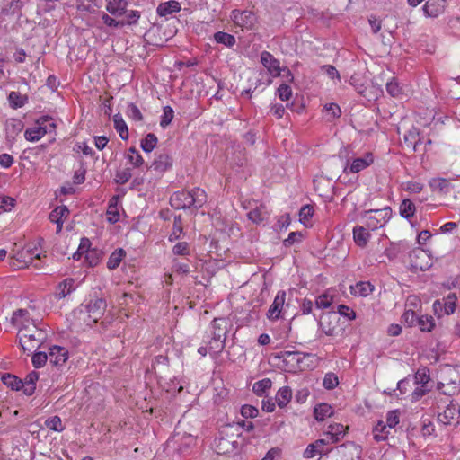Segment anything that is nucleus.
Instances as JSON below:
<instances>
[{"instance_id":"nucleus-1","label":"nucleus","mask_w":460,"mask_h":460,"mask_svg":"<svg viewBox=\"0 0 460 460\" xmlns=\"http://www.w3.org/2000/svg\"><path fill=\"white\" fill-rule=\"evenodd\" d=\"M207 202V194L204 190H193L175 192L170 199L172 207L175 209L195 208L199 209Z\"/></svg>"},{"instance_id":"nucleus-2","label":"nucleus","mask_w":460,"mask_h":460,"mask_svg":"<svg viewBox=\"0 0 460 460\" xmlns=\"http://www.w3.org/2000/svg\"><path fill=\"white\" fill-rule=\"evenodd\" d=\"M17 337L22 351L31 353L40 347L47 338V333L37 325H30L19 330Z\"/></svg>"},{"instance_id":"nucleus-3","label":"nucleus","mask_w":460,"mask_h":460,"mask_svg":"<svg viewBox=\"0 0 460 460\" xmlns=\"http://www.w3.org/2000/svg\"><path fill=\"white\" fill-rule=\"evenodd\" d=\"M392 210L389 207L380 209L366 210L362 214V219L365 220L367 227L370 230H376L383 226L391 217Z\"/></svg>"},{"instance_id":"nucleus-4","label":"nucleus","mask_w":460,"mask_h":460,"mask_svg":"<svg viewBox=\"0 0 460 460\" xmlns=\"http://www.w3.org/2000/svg\"><path fill=\"white\" fill-rule=\"evenodd\" d=\"M227 320L226 318H215L212 323V337L216 338L217 346H212L216 350H223L227 333Z\"/></svg>"},{"instance_id":"nucleus-5","label":"nucleus","mask_w":460,"mask_h":460,"mask_svg":"<svg viewBox=\"0 0 460 460\" xmlns=\"http://www.w3.org/2000/svg\"><path fill=\"white\" fill-rule=\"evenodd\" d=\"M410 264L415 270L425 271L431 267L432 261L426 251L417 248L410 253Z\"/></svg>"},{"instance_id":"nucleus-6","label":"nucleus","mask_w":460,"mask_h":460,"mask_svg":"<svg viewBox=\"0 0 460 460\" xmlns=\"http://www.w3.org/2000/svg\"><path fill=\"white\" fill-rule=\"evenodd\" d=\"M221 432V434H223ZM238 441L234 439V434L229 435L227 432L224 435H221L215 441V448L216 452L218 455H227L234 452L238 448Z\"/></svg>"},{"instance_id":"nucleus-7","label":"nucleus","mask_w":460,"mask_h":460,"mask_svg":"<svg viewBox=\"0 0 460 460\" xmlns=\"http://www.w3.org/2000/svg\"><path fill=\"white\" fill-rule=\"evenodd\" d=\"M339 316L336 313L331 312L323 314L318 322L319 327L328 336H335L339 329Z\"/></svg>"},{"instance_id":"nucleus-8","label":"nucleus","mask_w":460,"mask_h":460,"mask_svg":"<svg viewBox=\"0 0 460 460\" xmlns=\"http://www.w3.org/2000/svg\"><path fill=\"white\" fill-rule=\"evenodd\" d=\"M106 307L107 303L103 298H95L89 302L86 305V310L89 314V317L96 323L104 314Z\"/></svg>"},{"instance_id":"nucleus-9","label":"nucleus","mask_w":460,"mask_h":460,"mask_svg":"<svg viewBox=\"0 0 460 460\" xmlns=\"http://www.w3.org/2000/svg\"><path fill=\"white\" fill-rule=\"evenodd\" d=\"M11 323L17 327L18 331L25 326L36 325L35 322L31 318L27 309H18L13 312Z\"/></svg>"},{"instance_id":"nucleus-10","label":"nucleus","mask_w":460,"mask_h":460,"mask_svg":"<svg viewBox=\"0 0 460 460\" xmlns=\"http://www.w3.org/2000/svg\"><path fill=\"white\" fill-rule=\"evenodd\" d=\"M261 62L267 68L272 76L280 75L281 68L279 61L275 58L270 52L263 51L261 54Z\"/></svg>"},{"instance_id":"nucleus-11","label":"nucleus","mask_w":460,"mask_h":460,"mask_svg":"<svg viewBox=\"0 0 460 460\" xmlns=\"http://www.w3.org/2000/svg\"><path fill=\"white\" fill-rule=\"evenodd\" d=\"M48 358L51 365L61 367L66 362L68 358V352L63 347L53 346L49 349Z\"/></svg>"},{"instance_id":"nucleus-12","label":"nucleus","mask_w":460,"mask_h":460,"mask_svg":"<svg viewBox=\"0 0 460 460\" xmlns=\"http://www.w3.org/2000/svg\"><path fill=\"white\" fill-rule=\"evenodd\" d=\"M373 155L371 153L366 154L364 157H358L352 161L351 164H347L344 168V172H358L373 163Z\"/></svg>"},{"instance_id":"nucleus-13","label":"nucleus","mask_w":460,"mask_h":460,"mask_svg":"<svg viewBox=\"0 0 460 460\" xmlns=\"http://www.w3.org/2000/svg\"><path fill=\"white\" fill-rule=\"evenodd\" d=\"M460 416V409L457 403L450 402L443 413L438 414V420L444 425H450L453 420Z\"/></svg>"},{"instance_id":"nucleus-14","label":"nucleus","mask_w":460,"mask_h":460,"mask_svg":"<svg viewBox=\"0 0 460 460\" xmlns=\"http://www.w3.org/2000/svg\"><path fill=\"white\" fill-rule=\"evenodd\" d=\"M286 299V292L279 291L274 298L272 305L270 306L267 317L270 320H277L279 317L283 305Z\"/></svg>"},{"instance_id":"nucleus-15","label":"nucleus","mask_w":460,"mask_h":460,"mask_svg":"<svg viewBox=\"0 0 460 460\" xmlns=\"http://www.w3.org/2000/svg\"><path fill=\"white\" fill-rule=\"evenodd\" d=\"M69 213V209L66 206H58L50 212L49 218L57 224V234L61 232L64 219L68 217Z\"/></svg>"},{"instance_id":"nucleus-16","label":"nucleus","mask_w":460,"mask_h":460,"mask_svg":"<svg viewBox=\"0 0 460 460\" xmlns=\"http://www.w3.org/2000/svg\"><path fill=\"white\" fill-rule=\"evenodd\" d=\"M24 124L21 119H10L5 124L6 138L8 141H13L16 137L22 132Z\"/></svg>"},{"instance_id":"nucleus-17","label":"nucleus","mask_w":460,"mask_h":460,"mask_svg":"<svg viewBox=\"0 0 460 460\" xmlns=\"http://www.w3.org/2000/svg\"><path fill=\"white\" fill-rule=\"evenodd\" d=\"M446 0H428L423 6V12L427 16L437 17L443 13Z\"/></svg>"},{"instance_id":"nucleus-18","label":"nucleus","mask_w":460,"mask_h":460,"mask_svg":"<svg viewBox=\"0 0 460 460\" xmlns=\"http://www.w3.org/2000/svg\"><path fill=\"white\" fill-rule=\"evenodd\" d=\"M172 165V158L167 153L159 154L149 168L158 172H164Z\"/></svg>"},{"instance_id":"nucleus-19","label":"nucleus","mask_w":460,"mask_h":460,"mask_svg":"<svg viewBox=\"0 0 460 460\" xmlns=\"http://www.w3.org/2000/svg\"><path fill=\"white\" fill-rule=\"evenodd\" d=\"M420 141L419 137L418 128L412 127L403 135V146L411 150L417 151V146Z\"/></svg>"},{"instance_id":"nucleus-20","label":"nucleus","mask_w":460,"mask_h":460,"mask_svg":"<svg viewBox=\"0 0 460 460\" xmlns=\"http://www.w3.org/2000/svg\"><path fill=\"white\" fill-rule=\"evenodd\" d=\"M127 0H107L106 10L114 16H121L127 12Z\"/></svg>"},{"instance_id":"nucleus-21","label":"nucleus","mask_w":460,"mask_h":460,"mask_svg":"<svg viewBox=\"0 0 460 460\" xmlns=\"http://www.w3.org/2000/svg\"><path fill=\"white\" fill-rule=\"evenodd\" d=\"M39 379V374L36 371L29 373L24 381H22V391L26 395H31L36 389V383Z\"/></svg>"},{"instance_id":"nucleus-22","label":"nucleus","mask_w":460,"mask_h":460,"mask_svg":"<svg viewBox=\"0 0 460 460\" xmlns=\"http://www.w3.org/2000/svg\"><path fill=\"white\" fill-rule=\"evenodd\" d=\"M348 427L340 423H334L328 426L326 435L330 436L332 442L340 441L346 434Z\"/></svg>"},{"instance_id":"nucleus-23","label":"nucleus","mask_w":460,"mask_h":460,"mask_svg":"<svg viewBox=\"0 0 460 460\" xmlns=\"http://www.w3.org/2000/svg\"><path fill=\"white\" fill-rule=\"evenodd\" d=\"M48 132L47 126H38L25 130L24 137L26 140L34 142L40 140Z\"/></svg>"},{"instance_id":"nucleus-24","label":"nucleus","mask_w":460,"mask_h":460,"mask_svg":"<svg viewBox=\"0 0 460 460\" xmlns=\"http://www.w3.org/2000/svg\"><path fill=\"white\" fill-rule=\"evenodd\" d=\"M181 10V5L177 1H168L165 3H162L157 7V13L160 16H166L168 14H172L173 13L179 12Z\"/></svg>"},{"instance_id":"nucleus-25","label":"nucleus","mask_w":460,"mask_h":460,"mask_svg":"<svg viewBox=\"0 0 460 460\" xmlns=\"http://www.w3.org/2000/svg\"><path fill=\"white\" fill-rule=\"evenodd\" d=\"M370 234L362 226H357L353 229V237L358 246L364 247L367 243Z\"/></svg>"},{"instance_id":"nucleus-26","label":"nucleus","mask_w":460,"mask_h":460,"mask_svg":"<svg viewBox=\"0 0 460 460\" xmlns=\"http://www.w3.org/2000/svg\"><path fill=\"white\" fill-rule=\"evenodd\" d=\"M178 437L179 434H175L172 437V439L169 441V443L172 441L181 442L179 451L181 453L185 452L190 447L195 444L196 438L190 434H185L181 438H178Z\"/></svg>"},{"instance_id":"nucleus-27","label":"nucleus","mask_w":460,"mask_h":460,"mask_svg":"<svg viewBox=\"0 0 460 460\" xmlns=\"http://www.w3.org/2000/svg\"><path fill=\"white\" fill-rule=\"evenodd\" d=\"M8 101L13 109H18L28 102V97L27 95H22L19 92L13 91L8 95Z\"/></svg>"},{"instance_id":"nucleus-28","label":"nucleus","mask_w":460,"mask_h":460,"mask_svg":"<svg viewBox=\"0 0 460 460\" xmlns=\"http://www.w3.org/2000/svg\"><path fill=\"white\" fill-rule=\"evenodd\" d=\"M1 379L4 385H5L7 387H10L13 390L19 391L22 389V380L14 375L6 373L2 376Z\"/></svg>"},{"instance_id":"nucleus-29","label":"nucleus","mask_w":460,"mask_h":460,"mask_svg":"<svg viewBox=\"0 0 460 460\" xmlns=\"http://www.w3.org/2000/svg\"><path fill=\"white\" fill-rule=\"evenodd\" d=\"M292 398V390L288 386L280 388L276 394V402L280 408L285 407Z\"/></svg>"},{"instance_id":"nucleus-30","label":"nucleus","mask_w":460,"mask_h":460,"mask_svg":"<svg viewBox=\"0 0 460 460\" xmlns=\"http://www.w3.org/2000/svg\"><path fill=\"white\" fill-rule=\"evenodd\" d=\"M314 412L317 420H323L325 418L331 417L333 414L332 406L327 403H320L316 405Z\"/></svg>"},{"instance_id":"nucleus-31","label":"nucleus","mask_w":460,"mask_h":460,"mask_svg":"<svg viewBox=\"0 0 460 460\" xmlns=\"http://www.w3.org/2000/svg\"><path fill=\"white\" fill-rule=\"evenodd\" d=\"M254 15L252 13L248 11H243L239 15H234V22L236 24L242 27H250L252 25L254 22Z\"/></svg>"},{"instance_id":"nucleus-32","label":"nucleus","mask_w":460,"mask_h":460,"mask_svg":"<svg viewBox=\"0 0 460 460\" xmlns=\"http://www.w3.org/2000/svg\"><path fill=\"white\" fill-rule=\"evenodd\" d=\"M113 122L116 130L119 132L120 137L124 140L128 139V126L123 120L120 114H116L113 117Z\"/></svg>"},{"instance_id":"nucleus-33","label":"nucleus","mask_w":460,"mask_h":460,"mask_svg":"<svg viewBox=\"0 0 460 460\" xmlns=\"http://www.w3.org/2000/svg\"><path fill=\"white\" fill-rule=\"evenodd\" d=\"M323 112L327 120L332 121L341 116V111L338 104L329 103L323 107Z\"/></svg>"},{"instance_id":"nucleus-34","label":"nucleus","mask_w":460,"mask_h":460,"mask_svg":"<svg viewBox=\"0 0 460 460\" xmlns=\"http://www.w3.org/2000/svg\"><path fill=\"white\" fill-rule=\"evenodd\" d=\"M388 427L383 420H379L373 429V435L376 441L380 442L386 439L389 431Z\"/></svg>"},{"instance_id":"nucleus-35","label":"nucleus","mask_w":460,"mask_h":460,"mask_svg":"<svg viewBox=\"0 0 460 460\" xmlns=\"http://www.w3.org/2000/svg\"><path fill=\"white\" fill-rule=\"evenodd\" d=\"M324 444L325 442L323 439H318L314 443L308 445L304 452V457L313 458L317 453L322 452Z\"/></svg>"},{"instance_id":"nucleus-36","label":"nucleus","mask_w":460,"mask_h":460,"mask_svg":"<svg viewBox=\"0 0 460 460\" xmlns=\"http://www.w3.org/2000/svg\"><path fill=\"white\" fill-rule=\"evenodd\" d=\"M214 39L217 43L223 44L228 48L233 47L236 42L234 35L224 31L216 32L214 34Z\"/></svg>"},{"instance_id":"nucleus-37","label":"nucleus","mask_w":460,"mask_h":460,"mask_svg":"<svg viewBox=\"0 0 460 460\" xmlns=\"http://www.w3.org/2000/svg\"><path fill=\"white\" fill-rule=\"evenodd\" d=\"M352 294L359 296H367L373 291V286L369 282H358L351 287Z\"/></svg>"},{"instance_id":"nucleus-38","label":"nucleus","mask_w":460,"mask_h":460,"mask_svg":"<svg viewBox=\"0 0 460 460\" xmlns=\"http://www.w3.org/2000/svg\"><path fill=\"white\" fill-rule=\"evenodd\" d=\"M415 210L416 208L414 203L408 199H403L400 205V214L404 218L411 217L414 215Z\"/></svg>"},{"instance_id":"nucleus-39","label":"nucleus","mask_w":460,"mask_h":460,"mask_svg":"<svg viewBox=\"0 0 460 460\" xmlns=\"http://www.w3.org/2000/svg\"><path fill=\"white\" fill-rule=\"evenodd\" d=\"M158 139L153 133H148L144 139L141 140V148L146 153H150L156 146Z\"/></svg>"},{"instance_id":"nucleus-40","label":"nucleus","mask_w":460,"mask_h":460,"mask_svg":"<svg viewBox=\"0 0 460 460\" xmlns=\"http://www.w3.org/2000/svg\"><path fill=\"white\" fill-rule=\"evenodd\" d=\"M125 256V252L123 249L115 250L110 256L107 261V267L111 270L116 269L122 261V258Z\"/></svg>"},{"instance_id":"nucleus-41","label":"nucleus","mask_w":460,"mask_h":460,"mask_svg":"<svg viewBox=\"0 0 460 460\" xmlns=\"http://www.w3.org/2000/svg\"><path fill=\"white\" fill-rule=\"evenodd\" d=\"M74 279H66L63 282H61L58 286V292L57 293V296L58 298H64L68 294L72 292L74 289Z\"/></svg>"},{"instance_id":"nucleus-42","label":"nucleus","mask_w":460,"mask_h":460,"mask_svg":"<svg viewBox=\"0 0 460 460\" xmlns=\"http://www.w3.org/2000/svg\"><path fill=\"white\" fill-rule=\"evenodd\" d=\"M117 200L118 197L114 196L111 198L109 203L107 215L109 216L108 220L111 223H116L119 218V214L117 208Z\"/></svg>"},{"instance_id":"nucleus-43","label":"nucleus","mask_w":460,"mask_h":460,"mask_svg":"<svg viewBox=\"0 0 460 460\" xmlns=\"http://www.w3.org/2000/svg\"><path fill=\"white\" fill-rule=\"evenodd\" d=\"M416 324L422 332H431L435 327L433 317L428 315L418 317Z\"/></svg>"},{"instance_id":"nucleus-44","label":"nucleus","mask_w":460,"mask_h":460,"mask_svg":"<svg viewBox=\"0 0 460 460\" xmlns=\"http://www.w3.org/2000/svg\"><path fill=\"white\" fill-rule=\"evenodd\" d=\"M266 217V211L264 207H257L248 213V218L253 223L259 224Z\"/></svg>"},{"instance_id":"nucleus-45","label":"nucleus","mask_w":460,"mask_h":460,"mask_svg":"<svg viewBox=\"0 0 460 460\" xmlns=\"http://www.w3.org/2000/svg\"><path fill=\"white\" fill-rule=\"evenodd\" d=\"M272 382L270 378H264L258 382H255L252 386V391L259 396H261L263 393L271 387Z\"/></svg>"},{"instance_id":"nucleus-46","label":"nucleus","mask_w":460,"mask_h":460,"mask_svg":"<svg viewBox=\"0 0 460 460\" xmlns=\"http://www.w3.org/2000/svg\"><path fill=\"white\" fill-rule=\"evenodd\" d=\"M444 381L447 384L456 385L460 383V372L457 368L449 367L445 374Z\"/></svg>"},{"instance_id":"nucleus-47","label":"nucleus","mask_w":460,"mask_h":460,"mask_svg":"<svg viewBox=\"0 0 460 460\" xmlns=\"http://www.w3.org/2000/svg\"><path fill=\"white\" fill-rule=\"evenodd\" d=\"M174 116V111L172 107L165 106L164 108V114L161 118L160 126L162 128H166L172 120Z\"/></svg>"},{"instance_id":"nucleus-48","label":"nucleus","mask_w":460,"mask_h":460,"mask_svg":"<svg viewBox=\"0 0 460 460\" xmlns=\"http://www.w3.org/2000/svg\"><path fill=\"white\" fill-rule=\"evenodd\" d=\"M45 425L47 428L54 431H62L64 429L61 419L58 416H54L46 420Z\"/></svg>"},{"instance_id":"nucleus-49","label":"nucleus","mask_w":460,"mask_h":460,"mask_svg":"<svg viewBox=\"0 0 460 460\" xmlns=\"http://www.w3.org/2000/svg\"><path fill=\"white\" fill-rule=\"evenodd\" d=\"M456 296L454 293H450L447 296V300L444 303V312L446 314H451L455 312Z\"/></svg>"},{"instance_id":"nucleus-50","label":"nucleus","mask_w":460,"mask_h":460,"mask_svg":"<svg viewBox=\"0 0 460 460\" xmlns=\"http://www.w3.org/2000/svg\"><path fill=\"white\" fill-rule=\"evenodd\" d=\"M338 384V376L333 373H327L323 381V386L328 390L335 388Z\"/></svg>"},{"instance_id":"nucleus-51","label":"nucleus","mask_w":460,"mask_h":460,"mask_svg":"<svg viewBox=\"0 0 460 460\" xmlns=\"http://www.w3.org/2000/svg\"><path fill=\"white\" fill-rule=\"evenodd\" d=\"M332 303V296L328 294H323L319 296L315 300V305L317 308L324 309L328 308Z\"/></svg>"},{"instance_id":"nucleus-52","label":"nucleus","mask_w":460,"mask_h":460,"mask_svg":"<svg viewBox=\"0 0 460 460\" xmlns=\"http://www.w3.org/2000/svg\"><path fill=\"white\" fill-rule=\"evenodd\" d=\"M131 177V169L125 168L121 171L117 172L115 181L119 184H125L129 181Z\"/></svg>"},{"instance_id":"nucleus-53","label":"nucleus","mask_w":460,"mask_h":460,"mask_svg":"<svg viewBox=\"0 0 460 460\" xmlns=\"http://www.w3.org/2000/svg\"><path fill=\"white\" fill-rule=\"evenodd\" d=\"M277 92H278V95H279V99L282 101H288L292 96V89L287 84H280L279 86Z\"/></svg>"},{"instance_id":"nucleus-54","label":"nucleus","mask_w":460,"mask_h":460,"mask_svg":"<svg viewBox=\"0 0 460 460\" xmlns=\"http://www.w3.org/2000/svg\"><path fill=\"white\" fill-rule=\"evenodd\" d=\"M47 360L49 358L45 352H36L31 358L32 364L36 368L41 367Z\"/></svg>"},{"instance_id":"nucleus-55","label":"nucleus","mask_w":460,"mask_h":460,"mask_svg":"<svg viewBox=\"0 0 460 460\" xmlns=\"http://www.w3.org/2000/svg\"><path fill=\"white\" fill-rule=\"evenodd\" d=\"M404 323L409 326L416 324L418 316L416 315L413 308H408L402 316Z\"/></svg>"},{"instance_id":"nucleus-56","label":"nucleus","mask_w":460,"mask_h":460,"mask_svg":"<svg viewBox=\"0 0 460 460\" xmlns=\"http://www.w3.org/2000/svg\"><path fill=\"white\" fill-rule=\"evenodd\" d=\"M127 113L128 117H130L134 120L141 121L143 119V116L140 110L134 103L128 104Z\"/></svg>"},{"instance_id":"nucleus-57","label":"nucleus","mask_w":460,"mask_h":460,"mask_svg":"<svg viewBox=\"0 0 460 460\" xmlns=\"http://www.w3.org/2000/svg\"><path fill=\"white\" fill-rule=\"evenodd\" d=\"M415 379L417 383L426 385L429 381V370L427 367L418 369Z\"/></svg>"},{"instance_id":"nucleus-58","label":"nucleus","mask_w":460,"mask_h":460,"mask_svg":"<svg viewBox=\"0 0 460 460\" xmlns=\"http://www.w3.org/2000/svg\"><path fill=\"white\" fill-rule=\"evenodd\" d=\"M386 91L393 97H398L402 93V88L394 80H392L386 84Z\"/></svg>"},{"instance_id":"nucleus-59","label":"nucleus","mask_w":460,"mask_h":460,"mask_svg":"<svg viewBox=\"0 0 460 460\" xmlns=\"http://www.w3.org/2000/svg\"><path fill=\"white\" fill-rule=\"evenodd\" d=\"M172 252L175 255H188L190 253L189 244L186 242H181L176 243L172 248Z\"/></svg>"},{"instance_id":"nucleus-60","label":"nucleus","mask_w":460,"mask_h":460,"mask_svg":"<svg viewBox=\"0 0 460 460\" xmlns=\"http://www.w3.org/2000/svg\"><path fill=\"white\" fill-rule=\"evenodd\" d=\"M399 423V413L397 411H390L385 423L389 429L394 428Z\"/></svg>"},{"instance_id":"nucleus-61","label":"nucleus","mask_w":460,"mask_h":460,"mask_svg":"<svg viewBox=\"0 0 460 460\" xmlns=\"http://www.w3.org/2000/svg\"><path fill=\"white\" fill-rule=\"evenodd\" d=\"M101 258V253L96 250H92L85 254V260L88 261L89 266H96Z\"/></svg>"},{"instance_id":"nucleus-62","label":"nucleus","mask_w":460,"mask_h":460,"mask_svg":"<svg viewBox=\"0 0 460 460\" xmlns=\"http://www.w3.org/2000/svg\"><path fill=\"white\" fill-rule=\"evenodd\" d=\"M258 413H259L258 409L252 405L246 404L241 408V414L244 418H252H252L257 417Z\"/></svg>"},{"instance_id":"nucleus-63","label":"nucleus","mask_w":460,"mask_h":460,"mask_svg":"<svg viewBox=\"0 0 460 460\" xmlns=\"http://www.w3.org/2000/svg\"><path fill=\"white\" fill-rule=\"evenodd\" d=\"M181 232H182L181 219V217L179 216L178 217L174 218V228H173V232L171 234V235L169 237V240L170 241L177 240L180 237V234Z\"/></svg>"},{"instance_id":"nucleus-64","label":"nucleus","mask_w":460,"mask_h":460,"mask_svg":"<svg viewBox=\"0 0 460 460\" xmlns=\"http://www.w3.org/2000/svg\"><path fill=\"white\" fill-rule=\"evenodd\" d=\"M102 19L103 22L109 27L118 28V27H122L123 25H125L124 21H117V20L111 18V16H109L107 13H103L102 16Z\"/></svg>"}]
</instances>
